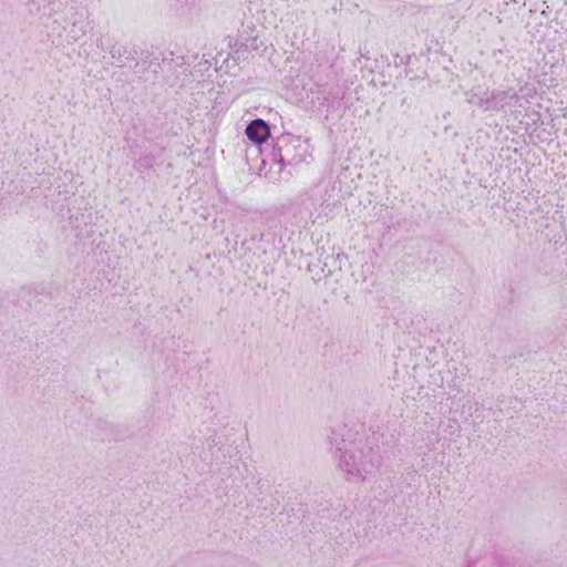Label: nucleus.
<instances>
[{"instance_id":"obj_1","label":"nucleus","mask_w":567,"mask_h":567,"mask_svg":"<svg viewBox=\"0 0 567 567\" xmlns=\"http://www.w3.org/2000/svg\"><path fill=\"white\" fill-rule=\"evenodd\" d=\"M308 150L305 144H248L245 156L250 169L270 183L287 178L285 165H296L306 161Z\"/></svg>"},{"instance_id":"obj_2","label":"nucleus","mask_w":567,"mask_h":567,"mask_svg":"<svg viewBox=\"0 0 567 567\" xmlns=\"http://www.w3.org/2000/svg\"><path fill=\"white\" fill-rule=\"evenodd\" d=\"M336 470L350 484H362L379 466L377 452L367 442L352 441L332 451Z\"/></svg>"},{"instance_id":"obj_3","label":"nucleus","mask_w":567,"mask_h":567,"mask_svg":"<svg viewBox=\"0 0 567 567\" xmlns=\"http://www.w3.org/2000/svg\"><path fill=\"white\" fill-rule=\"evenodd\" d=\"M246 134L251 142H266L270 135V130L265 121L258 118L247 126Z\"/></svg>"}]
</instances>
